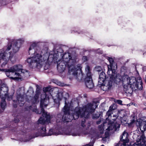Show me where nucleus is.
Masks as SVG:
<instances>
[{
  "mask_svg": "<svg viewBox=\"0 0 146 146\" xmlns=\"http://www.w3.org/2000/svg\"><path fill=\"white\" fill-rule=\"evenodd\" d=\"M98 102H93L89 103L83 106V108L76 107L74 110V114H70L71 111L68 106H66V104L63 108V110L64 114L62 116L61 114L57 115L58 119L57 121L60 122L61 120L66 122L71 121L74 119L75 120L78 119L79 116L85 118H88L89 115L92 114L98 106Z\"/></svg>",
  "mask_w": 146,
  "mask_h": 146,
  "instance_id": "f257e3e1",
  "label": "nucleus"
},
{
  "mask_svg": "<svg viewBox=\"0 0 146 146\" xmlns=\"http://www.w3.org/2000/svg\"><path fill=\"white\" fill-rule=\"evenodd\" d=\"M63 60H59L57 62V69L60 73L64 71L65 67L67 66L68 69V73L72 75L75 78L81 80L83 78L82 72L81 65L78 64L75 65L76 59L71 56L69 52L65 53L62 57Z\"/></svg>",
  "mask_w": 146,
  "mask_h": 146,
  "instance_id": "f03ea898",
  "label": "nucleus"
},
{
  "mask_svg": "<svg viewBox=\"0 0 146 146\" xmlns=\"http://www.w3.org/2000/svg\"><path fill=\"white\" fill-rule=\"evenodd\" d=\"M24 41L23 38L10 40L9 41V42L5 47V51L0 52V63L2 62V67H4L6 65L10 60L12 62L15 61L16 58L13 53L18 51Z\"/></svg>",
  "mask_w": 146,
  "mask_h": 146,
  "instance_id": "7ed1b4c3",
  "label": "nucleus"
},
{
  "mask_svg": "<svg viewBox=\"0 0 146 146\" xmlns=\"http://www.w3.org/2000/svg\"><path fill=\"white\" fill-rule=\"evenodd\" d=\"M40 48L35 42L33 43L29 49V54H33L32 57L28 58L27 62L32 68H36L39 69L42 66L48 62L49 56L47 52L42 55L41 53Z\"/></svg>",
  "mask_w": 146,
  "mask_h": 146,
  "instance_id": "20e7f679",
  "label": "nucleus"
},
{
  "mask_svg": "<svg viewBox=\"0 0 146 146\" xmlns=\"http://www.w3.org/2000/svg\"><path fill=\"white\" fill-rule=\"evenodd\" d=\"M50 88L47 87L43 88L44 93L41 96L40 102V107L41 108V113H42L43 117H40L38 119L39 123L44 124L46 122H50L51 117L49 113L45 111L43 108L46 107L50 101V98H52V94L50 92Z\"/></svg>",
  "mask_w": 146,
  "mask_h": 146,
  "instance_id": "39448f33",
  "label": "nucleus"
},
{
  "mask_svg": "<svg viewBox=\"0 0 146 146\" xmlns=\"http://www.w3.org/2000/svg\"><path fill=\"white\" fill-rule=\"evenodd\" d=\"M123 86V90L127 94H131L133 91L143 88L142 82L140 77H138L137 80L134 77H129L125 75L122 80Z\"/></svg>",
  "mask_w": 146,
  "mask_h": 146,
  "instance_id": "423d86ee",
  "label": "nucleus"
},
{
  "mask_svg": "<svg viewBox=\"0 0 146 146\" xmlns=\"http://www.w3.org/2000/svg\"><path fill=\"white\" fill-rule=\"evenodd\" d=\"M5 72L6 74L7 77L14 80H18L21 79V76L19 73H17L16 72H21V73H26L29 74V71L27 70L23 69L22 66L20 64L15 65L9 69H3Z\"/></svg>",
  "mask_w": 146,
  "mask_h": 146,
  "instance_id": "0eeeda50",
  "label": "nucleus"
},
{
  "mask_svg": "<svg viewBox=\"0 0 146 146\" xmlns=\"http://www.w3.org/2000/svg\"><path fill=\"white\" fill-rule=\"evenodd\" d=\"M46 129L45 127H42L41 129L38 131V133H36L34 137H36L39 136L43 137L46 136H51L52 135H58L60 134H65L68 135H72L74 136L79 135V134L76 132H63L61 129L58 130L56 129H50L49 130V132L47 133H46Z\"/></svg>",
  "mask_w": 146,
  "mask_h": 146,
  "instance_id": "6e6552de",
  "label": "nucleus"
},
{
  "mask_svg": "<svg viewBox=\"0 0 146 146\" xmlns=\"http://www.w3.org/2000/svg\"><path fill=\"white\" fill-rule=\"evenodd\" d=\"M85 72L86 75L84 80L86 86L89 88H92L94 87V84L92 82L90 68L88 65L85 68Z\"/></svg>",
  "mask_w": 146,
  "mask_h": 146,
  "instance_id": "1a4fd4ad",
  "label": "nucleus"
},
{
  "mask_svg": "<svg viewBox=\"0 0 146 146\" xmlns=\"http://www.w3.org/2000/svg\"><path fill=\"white\" fill-rule=\"evenodd\" d=\"M68 96V93L64 92H59L56 94H52V98H50L51 101H54L55 102L57 101L59 102V100H60L63 98H64L65 102V104L66 102V106H68V104H67L66 102V99L67 97Z\"/></svg>",
  "mask_w": 146,
  "mask_h": 146,
  "instance_id": "9d476101",
  "label": "nucleus"
},
{
  "mask_svg": "<svg viewBox=\"0 0 146 146\" xmlns=\"http://www.w3.org/2000/svg\"><path fill=\"white\" fill-rule=\"evenodd\" d=\"M128 134L127 132L124 131L122 135L121 136V141H119L118 143L116 144L115 146H125L126 143L128 141L127 139Z\"/></svg>",
  "mask_w": 146,
  "mask_h": 146,
  "instance_id": "9b49d317",
  "label": "nucleus"
},
{
  "mask_svg": "<svg viewBox=\"0 0 146 146\" xmlns=\"http://www.w3.org/2000/svg\"><path fill=\"white\" fill-rule=\"evenodd\" d=\"M104 84L101 86V89L103 90L106 91L110 89L112 86V82L111 80H106L104 82Z\"/></svg>",
  "mask_w": 146,
  "mask_h": 146,
  "instance_id": "f8f14e48",
  "label": "nucleus"
},
{
  "mask_svg": "<svg viewBox=\"0 0 146 146\" xmlns=\"http://www.w3.org/2000/svg\"><path fill=\"white\" fill-rule=\"evenodd\" d=\"M17 100L16 101L14 100H13L14 103H16L17 104L19 105L20 106H23L24 104L23 96L20 93L19 94L17 93Z\"/></svg>",
  "mask_w": 146,
  "mask_h": 146,
  "instance_id": "ddd939ff",
  "label": "nucleus"
},
{
  "mask_svg": "<svg viewBox=\"0 0 146 146\" xmlns=\"http://www.w3.org/2000/svg\"><path fill=\"white\" fill-rule=\"evenodd\" d=\"M136 145L137 146H146V138L141 137L140 138L137 139L135 143V146Z\"/></svg>",
  "mask_w": 146,
  "mask_h": 146,
  "instance_id": "4468645a",
  "label": "nucleus"
},
{
  "mask_svg": "<svg viewBox=\"0 0 146 146\" xmlns=\"http://www.w3.org/2000/svg\"><path fill=\"white\" fill-rule=\"evenodd\" d=\"M98 129L100 131V132H98V136L99 137H102V140L103 141H105L106 138H107V136H105L104 137V125H101L98 126Z\"/></svg>",
  "mask_w": 146,
  "mask_h": 146,
  "instance_id": "2eb2a0df",
  "label": "nucleus"
},
{
  "mask_svg": "<svg viewBox=\"0 0 146 146\" xmlns=\"http://www.w3.org/2000/svg\"><path fill=\"white\" fill-rule=\"evenodd\" d=\"M38 94L39 92H38V91H36V94L33 98H31L30 96H29L28 100V102H31L34 104H36L37 103H38L39 102L38 100Z\"/></svg>",
  "mask_w": 146,
  "mask_h": 146,
  "instance_id": "dca6fc26",
  "label": "nucleus"
},
{
  "mask_svg": "<svg viewBox=\"0 0 146 146\" xmlns=\"http://www.w3.org/2000/svg\"><path fill=\"white\" fill-rule=\"evenodd\" d=\"M108 71L107 73L111 79H113L114 76L115 68V67H112V66H108Z\"/></svg>",
  "mask_w": 146,
  "mask_h": 146,
  "instance_id": "f3484780",
  "label": "nucleus"
},
{
  "mask_svg": "<svg viewBox=\"0 0 146 146\" xmlns=\"http://www.w3.org/2000/svg\"><path fill=\"white\" fill-rule=\"evenodd\" d=\"M106 76L105 73L102 72L100 74L98 80V83L100 84H102L106 80Z\"/></svg>",
  "mask_w": 146,
  "mask_h": 146,
  "instance_id": "a211bd4d",
  "label": "nucleus"
},
{
  "mask_svg": "<svg viewBox=\"0 0 146 146\" xmlns=\"http://www.w3.org/2000/svg\"><path fill=\"white\" fill-rule=\"evenodd\" d=\"M139 123L137 121L136 123L137 124ZM140 129L142 131H145L146 129V123L144 121H142L141 123H138Z\"/></svg>",
  "mask_w": 146,
  "mask_h": 146,
  "instance_id": "6ab92c4d",
  "label": "nucleus"
},
{
  "mask_svg": "<svg viewBox=\"0 0 146 146\" xmlns=\"http://www.w3.org/2000/svg\"><path fill=\"white\" fill-rule=\"evenodd\" d=\"M27 110L29 109L32 110L33 111H35L37 113H39V112L38 110L36 108V106L35 105H32V106H30L28 108H27Z\"/></svg>",
  "mask_w": 146,
  "mask_h": 146,
  "instance_id": "aec40b11",
  "label": "nucleus"
},
{
  "mask_svg": "<svg viewBox=\"0 0 146 146\" xmlns=\"http://www.w3.org/2000/svg\"><path fill=\"white\" fill-rule=\"evenodd\" d=\"M113 105H111L110 107L109 110L107 112V115H108V118H110L111 114L112 113V111L115 109V108H113Z\"/></svg>",
  "mask_w": 146,
  "mask_h": 146,
  "instance_id": "412c9836",
  "label": "nucleus"
},
{
  "mask_svg": "<svg viewBox=\"0 0 146 146\" xmlns=\"http://www.w3.org/2000/svg\"><path fill=\"white\" fill-rule=\"evenodd\" d=\"M108 59L110 63V65H108V66H112V67H114H114H115V68H116L117 67L116 64L114 62L113 58L108 57Z\"/></svg>",
  "mask_w": 146,
  "mask_h": 146,
  "instance_id": "4be33fe9",
  "label": "nucleus"
},
{
  "mask_svg": "<svg viewBox=\"0 0 146 146\" xmlns=\"http://www.w3.org/2000/svg\"><path fill=\"white\" fill-rule=\"evenodd\" d=\"M5 98L3 97L1 99V106L3 109H4L6 106V103L5 101Z\"/></svg>",
  "mask_w": 146,
  "mask_h": 146,
  "instance_id": "5701e85b",
  "label": "nucleus"
},
{
  "mask_svg": "<svg viewBox=\"0 0 146 146\" xmlns=\"http://www.w3.org/2000/svg\"><path fill=\"white\" fill-rule=\"evenodd\" d=\"M124 113V111L123 110H122L120 111H119L118 112V114L116 115H113V117H115V119L117 118L118 116H119L121 117H122L124 116V115H121V114Z\"/></svg>",
  "mask_w": 146,
  "mask_h": 146,
  "instance_id": "b1692460",
  "label": "nucleus"
},
{
  "mask_svg": "<svg viewBox=\"0 0 146 146\" xmlns=\"http://www.w3.org/2000/svg\"><path fill=\"white\" fill-rule=\"evenodd\" d=\"M100 113H98L97 114H95L94 115H93V118L94 119L100 117Z\"/></svg>",
  "mask_w": 146,
  "mask_h": 146,
  "instance_id": "393cba45",
  "label": "nucleus"
},
{
  "mask_svg": "<svg viewBox=\"0 0 146 146\" xmlns=\"http://www.w3.org/2000/svg\"><path fill=\"white\" fill-rule=\"evenodd\" d=\"M111 124H110V123H108V125H109V126H108V127L107 129H106L108 130H112L113 129V127H112V122L111 123Z\"/></svg>",
  "mask_w": 146,
  "mask_h": 146,
  "instance_id": "a878e982",
  "label": "nucleus"
},
{
  "mask_svg": "<svg viewBox=\"0 0 146 146\" xmlns=\"http://www.w3.org/2000/svg\"><path fill=\"white\" fill-rule=\"evenodd\" d=\"M115 102L117 103L120 105L122 104V101L121 100H116V101H115Z\"/></svg>",
  "mask_w": 146,
  "mask_h": 146,
  "instance_id": "bb28decb",
  "label": "nucleus"
},
{
  "mask_svg": "<svg viewBox=\"0 0 146 146\" xmlns=\"http://www.w3.org/2000/svg\"><path fill=\"white\" fill-rule=\"evenodd\" d=\"M85 122V119H84L83 120H82L81 123V126L83 127L85 126V125L84 124Z\"/></svg>",
  "mask_w": 146,
  "mask_h": 146,
  "instance_id": "cd10ccee",
  "label": "nucleus"
},
{
  "mask_svg": "<svg viewBox=\"0 0 146 146\" xmlns=\"http://www.w3.org/2000/svg\"><path fill=\"white\" fill-rule=\"evenodd\" d=\"M29 91H31L32 92V94H33L34 93V91H33V88L31 87L30 88L29 90L28 91V92H29Z\"/></svg>",
  "mask_w": 146,
  "mask_h": 146,
  "instance_id": "c85d7f7f",
  "label": "nucleus"
},
{
  "mask_svg": "<svg viewBox=\"0 0 146 146\" xmlns=\"http://www.w3.org/2000/svg\"><path fill=\"white\" fill-rule=\"evenodd\" d=\"M87 60V57L86 56H84L82 58V60L84 61H86Z\"/></svg>",
  "mask_w": 146,
  "mask_h": 146,
  "instance_id": "c756f323",
  "label": "nucleus"
},
{
  "mask_svg": "<svg viewBox=\"0 0 146 146\" xmlns=\"http://www.w3.org/2000/svg\"><path fill=\"white\" fill-rule=\"evenodd\" d=\"M19 119H15L14 121H15V123H17L18 122H19Z\"/></svg>",
  "mask_w": 146,
  "mask_h": 146,
  "instance_id": "7c9ffc66",
  "label": "nucleus"
},
{
  "mask_svg": "<svg viewBox=\"0 0 146 146\" xmlns=\"http://www.w3.org/2000/svg\"><path fill=\"white\" fill-rule=\"evenodd\" d=\"M115 127H117V128H119L120 127V124H118L117 125H115Z\"/></svg>",
  "mask_w": 146,
  "mask_h": 146,
  "instance_id": "2f4dec72",
  "label": "nucleus"
},
{
  "mask_svg": "<svg viewBox=\"0 0 146 146\" xmlns=\"http://www.w3.org/2000/svg\"><path fill=\"white\" fill-rule=\"evenodd\" d=\"M101 123V120H99L97 121L96 123L98 124H100Z\"/></svg>",
  "mask_w": 146,
  "mask_h": 146,
  "instance_id": "473e14b6",
  "label": "nucleus"
},
{
  "mask_svg": "<svg viewBox=\"0 0 146 146\" xmlns=\"http://www.w3.org/2000/svg\"><path fill=\"white\" fill-rule=\"evenodd\" d=\"M56 58L57 57L55 56V55L54 54L53 56V59L54 60H55V59L56 60Z\"/></svg>",
  "mask_w": 146,
  "mask_h": 146,
  "instance_id": "72a5a7b5",
  "label": "nucleus"
},
{
  "mask_svg": "<svg viewBox=\"0 0 146 146\" xmlns=\"http://www.w3.org/2000/svg\"><path fill=\"white\" fill-rule=\"evenodd\" d=\"M97 52L100 54H102V51H100V52L99 51H97Z\"/></svg>",
  "mask_w": 146,
  "mask_h": 146,
  "instance_id": "f704fd0d",
  "label": "nucleus"
},
{
  "mask_svg": "<svg viewBox=\"0 0 146 146\" xmlns=\"http://www.w3.org/2000/svg\"><path fill=\"white\" fill-rule=\"evenodd\" d=\"M13 106H14V107L16 108L17 107V105L16 104L15 105V104H14Z\"/></svg>",
  "mask_w": 146,
  "mask_h": 146,
  "instance_id": "c9c22d12",
  "label": "nucleus"
},
{
  "mask_svg": "<svg viewBox=\"0 0 146 146\" xmlns=\"http://www.w3.org/2000/svg\"><path fill=\"white\" fill-rule=\"evenodd\" d=\"M3 69H0V71H4V72H5L4 70Z\"/></svg>",
  "mask_w": 146,
  "mask_h": 146,
  "instance_id": "e433bc0d",
  "label": "nucleus"
},
{
  "mask_svg": "<svg viewBox=\"0 0 146 146\" xmlns=\"http://www.w3.org/2000/svg\"><path fill=\"white\" fill-rule=\"evenodd\" d=\"M145 82H146V75L145 76Z\"/></svg>",
  "mask_w": 146,
  "mask_h": 146,
  "instance_id": "4c0bfd02",
  "label": "nucleus"
},
{
  "mask_svg": "<svg viewBox=\"0 0 146 146\" xmlns=\"http://www.w3.org/2000/svg\"><path fill=\"white\" fill-rule=\"evenodd\" d=\"M106 122H104V125H105V124H106Z\"/></svg>",
  "mask_w": 146,
  "mask_h": 146,
  "instance_id": "58836bf2",
  "label": "nucleus"
},
{
  "mask_svg": "<svg viewBox=\"0 0 146 146\" xmlns=\"http://www.w3.org/2000/svg\"><path fill=\"white\" fill-rule=\"evenodd\" d=\"M113 119V121H115V119H114H114Z\"/></svg>",
  "mask_w": 146,
  "mask_h": 146,
  "instance_id": "ea45409f",
  "label": "nucleus"
},
{
  "mask_svg": "<svg viewBox=\"0 0 146 146\" xmlns=\"http://www.w3.org/2000/svg\"><path fill=\"white\" fill-rule=\"evenodd\" d=\"M29 141V140H28L27 141Z\"/></svg>",
  "mask_w": 146,
  "mask_h": 146,
  "instance_id": "a19ab883",
  "label": "nucleus"
}]
</instances>
